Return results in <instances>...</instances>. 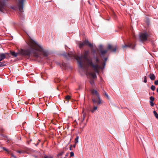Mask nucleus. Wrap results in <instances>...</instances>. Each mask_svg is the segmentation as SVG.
I'll return each instance as SVG.
<instances>
[{"instance_id": "obj_37", "label": "nucleus", "mask_w": 158, "mask_h": 158, "mask_svg": "<svg viewBox=\"0 0 158 158\" xmlns=\"http://www.w3.org/2000/svg\"><path fill=\"white\" fill-rule=\"evenodd\" d=\"M44 158H49L48 156H44Z\"/></svg>"}, {"instance_id": "obj_27", "label": "nucleus", "mask_w": 158, "mask_h": 158, "mask_svg": "<svg viewBox=\"0 0 158 158\" xmlns=\"http://www.w3.org/2000/svg\"><path fill=\"white\" fill-rule=\"evenodd\" d=\"M74 156V153L72 152L70 153V157H73V156Z\"/></svg>"}, {"instance_id": "obj_13", "label": "nucleus", "mask_w": 158, "mask_h": 158, "mask_svg": "<svg viewBox=\"0 0 158 158\" xmlns=\"http://www.w3.org/2000/svg\"><path fill=\"white\" fill-rule=\"evenodd\" d=\"M89 76H91L93 79H95L97 78V76L95 73H94L90 72L89 73Z\"/></svg>"}, {"instance_id": "obj_35", "label": "nucleus", "mask_w": 158, "mask_h": 158, "mask_svg": "<svg viewBox=\"0 0 158 158\" xmlns=\"http://www.w3.org/2000/svg\"><path fill=\"white\" fill-rule=\"evenodd\" d=\"M69 155V153H66V154H65V157H67Z\"/></svg>"}, {"instance_id": "obj_3", "label": "nucleus", "mask_w": 158, "mask_h": 158, "mask_svg": "<svg viewBox=\"0 0 158 158\" xmlns=\"http://www.w3.org/2000/svg\"><path fill=\"white\" fill-rule=\"evenodd\" d=\"M93 60H94V64H97L99 67L100 68H98L97 70H95L94 69V71H95V72L97 73H99V71L100 69H102L103 70L105 68L106 64V62H104L103 63V67H102L100 66L98 64L100 62V60L99 58V57L96 56H94V58L93 59Z\"/></svg>"}, {"instance_id": "obj_25", "label": "nucleus", "mask_w": 158, "mask_h": 158, "mask_svg": "<svg viewBox=\"0 0 158 158\" xmlns=\"http://www.w3.org/2000/svg\"><path fill=\"white\" fill-rule=\"evenodd\" d=\"M96 102H97V104L98 105L100 104L101 102L100 98V99H98V101L96 99Z\"/></svg>"}, {"instance_id": "obj_42", "label": "nucleus", "mask_w": 158, "mask_h": 158, "mask_svg": "<svg viewBox=\"0 0 158 158\" xmlns=\"http://www.w3.org/2000/svg\"><path fill=\"white\" fill-rule=\"evenodd\" d=\"M75 146H75V145H73V147L75 148Z\"/></svg>"}, {"instance_id": "obj_10", "label": "nucleus", "mask_w": 158, "mask_h": 158, "mask_svg": "<svg viewBox=\"0 0 158 158\" xmlns=\"http://www.w3.org/2000/svg\"><path fill=\"white\" fill-rule=\"evenodd\" d=\"M8 53H0V61L6 58V55H9Z\"/></svg>"}, {"instance_id": "obj_43", "label": "nucleus", "mask_w": 158, "mask_h": 158, "mask_svg": "<svg viewBox=\"0 0 158 158\" xmlns=\"http://www.w3.org/2000/svg\"><path fill=\"white\" fill-rule=\"evenodd\" d=\"M64 158H65V157H64Z\"/></svg>"}, {"instance_id": "obj_16", "label": "nucleus", "mask_w": 158, "mask_h": 158, "mask_svg": "<svg viewBox=\"0 0 158 158\" xmlns=\"http://www.w3.org/2000/svg\"><path fill=\"white\" fill-rule=\"evenodd\" d=\"M64 153V151H63L59 153L57 155V156L58 157H59L60 156H62Z\"/></svg>"}, {"instance_id": "obj_19", "label": "nucleus", "mask_w": 158, "mask_h": 158, "mask_svg": "<svg viewBox=\"0 0 158 158\" xmlns=\"http://www.w3.org/2000/svg\"><path fill=\"white\" fill-rule=\"evenodd\" d=\"M4 63L5 62H0V67L6 65V64H5Z\"/></svg>"}, {"instance_id": "obj_21", "label": "nucleus", "mask_w": 158, "mask_h": 158, "mask_svg": "<svg viewBox=\"0 0 158 158\" xmlns=\"http://www.w3.org/2000/svg\"><path fill=\"white\" fill-rule=\"evenodd\" d=\"M97 106H94V107L93 108V110H91V111L92 112H94V111L96 110H97Z\"/></svg>"}, {"instance_id": "obj_29", "label": "nucleus", "mask_w": 158, "mask_h": 158, "mask_svg": "<svg viewBox=\"0 0 158 158\" xmlns=\"http://www.w3.org/2000/svg\"><path fill=\"white\" fill-rule=\"evenodd\" d=\"M105 95L106 96L108 99H109V96H108V95L106 93V92H105Z\"/></svg>"}, {"instance_id": "obj_36", "label": "nucleus", "mask_w": 158, "mask_h": 158, "mask_svg": "<svg viewBox=\"0 0 158 158\" xmlns=\"http://www.w3.org/2000/svg\"><path fill=\"white\" fill-rule=\"evenodd\" d=\"M71 147H72V145H70V147H69V149L70 150H72V148H71Z\"/></svg>"}, {"instance_id": "obj_7", "label": "nucleus", "mask_w": 158, "mask_h": 158, "mask_svg": "<svg viewBox=\"0 0 158 158\" xmlns=\"http://www.w3.org/2000/svg\"><path fill=\"white\" fill-rule=\"evenodd\" d=\"M25 0H18V5L19 7V10L21 12H23V2Z\"/></svg>"}, {"instance_id": "obj_23", "label": "nucleus", "mask_w": 158, "mask_h": 158, "mask_svg": "<svg viewBox=\"0 0 158 158\" xmlns=\"http://www.w3.org/2000/svg\"><path fill=\"white\" fill-rule=\"evenodd\" d=\"M90 83L92 85H93L94 83V80H93L91 79L90 81Z\"/></svg>"}, {"instance_id": "obj_20", "label": "nucleus", "mask_w": 158, "mask_h": 158, "mask_svg": "<svg viewBox=\"0 0 158 158\" xmlns=\"http://www.w3.org/2000/svg\"><path fill=\"white\" fill-rule=\"evenodd\" d=\"M79 137L78 136H77L76 138L75 139V143H77L78 142V140L79 139Z\"/></svg>"}, {"instance_id": "obj_11", "label": "nucleus", "mask_w": 158, "mask_h": 158, "mask_svg": "<svg viewBox=\"0 0 158 158\" xmlns=\"http://www.w3.org/2000/svg\"><path fill=\"white\" fill-rule=\"evenodd\" d=\"M135 47V45L130 43H129L127 44H125L124 45L122 46L123 48H126V47H129L133 49Z\"/></svg>"}, {"instance_id": "obj_9", "label": "nucleus", "mask_w": 158, "mask_h": 158, "mask_svg": "<svg viewBox=\"0 0 158 158\" xmlns=\"http://www.w3.org/2000/svg\"><path fill=\"white\" fill-rule=\"evenodd\" d=\"M5 6V0H0V11H2Z\"/></svg>"}, {"instance_id": "obj_24", "label": "nucleus", "mask_w": 158, "mask_h": 158, "mask_svg": "<svg viewBox=\"0 0 158 158\" xmlns=\"http://www.w3.org/2000/svg\"><path fill=\"white\" fill-rule=\"evenodd\" d=\"M151 89L153 91H154L155 89V87L154 85H152L151 87Z\"/></svg>"}, {"instance_id": "obj_5", "label": "nucleus", "mask_w": 158, "mask_h": 158, "mask_svg": "<svg viewBox=\"0 0 158 158\" xmlns=\"http://www.w3.org/2000/svg\"><path fill=\"white\" fill-rule=\"evenodd\" d=\"M77 44L80 48H83L85 45H88L90 48H93V44L89 43L87 40H85L83 42H78Z\"/></svg>"}, {"instance_id": "obj_2", "label": "nucleus", "mask_w": 158, "mask_h": 158, "mask_svg": "<svg viewBox=\"0 0 158 158\" xmlns=\"http://www.w3.org/2000/svg\"><path fill=\"white\" fill-rule=\"evenodd\" d=\"M89 52L88 50H84L82 53V54L80 56H78L73 53H68L66 54L64 53L63 54V56H64L67 59L69 58H75L77 60L78 64L79 67L82 70H84V68L82 65V60L83 59L85 61H86L88 64L91 66L93 69L97 70L98 68H99L100 67L97 64H94L93 60V56L92 59L89 56Z\"/></svg>"}, {"instance_id": "obj_32", "label": "nucleus", "mask_w": 158, "mask_h": 158, "mask_svg": "<svg viewBox=\"0 0 158 158\" xmlns=\"http://www.w3.org/2000/svg\"><path fill=\"white\" fill-rule=\"evenodd\" d=\"M107 58L106 57V58H104V62H106V61H107Z\"/></svg>"}, {"instance_id": "obj_26", "label": "nucleus", "mask_w": 158, "mask_h": 158, "mask_svg": "<svg viewBox=\"0 0 158 158\" xmlns=\"http://www.w3.org/2000/svg\"><path fill=\"white\" fill-rule=\"evenodd\" d=\"M150 105L151 106H153L154 105L153 102H150Z\"/></svg>"}, {"instance_id": "obj_4", "label": "nucleus", "mask_w": 158, "mask_h": 158, "mask_svg": "<svg viewBox=\"0 0 158 158\" xmlns=\"http://www.w3.org/2000/svg\"><path fill=\"white\" fill-rule=\"evenodd\" d=\"M91 92L92 95V100L94 103H95L97 102L96 97H97L98 99H100V96L99 93L95 89H92L91 90Z\"/></svg>"}, {"instance_id": "obj_14", "label": "nucleus", "mask_w": 158, "mask_h": 158, "mask_svg": "<svg viewBox=\"0 0 158 158\" xmlns=\"http://www.w3.org/2000/svg\"><path fill=\"white\" fill-rule=\"evenodd\" d=\"M82 114H83V118L81 122H82L84 121L86 114V112H84V110L82 111Z\"/></svg>"}, {"instance_id": "obj_30", "label": "nucleus", "mask_w": 158, "mask_h": 158, "mask_svg": "<svg viewBox=\"0 0 158 158\" xmlns=\"http://www.w3.org/2000/svg\"><path fill=\"white\" fill-rule=\"evenodd\" d=\"M2 148L5 151H6L7 152H8V149H7L6 148H4V147H3Z\"/></svg>"}, {"instance_id": "obj_38", "label": "nucleus", "mask_w": 158, "mask_h": 158, "mask_svg": "<svg viewBox=\"0 0 158 158\" xmlns=\"http://www.w3.org/2000/svg\"><path fill=\"white\" fill-rule=\"evenodd\" d=\"M93 52L94 53H95L96 52V51L95 50H94L93 51Z\"/></svg>"}, {"instance_id": "obj_41", "label": "nucleus", "mask_w": 158, "mask_h": 158, "mask_svg": "<svg viewBox=\"0 0 158 158\" xmlns=\"http://www.w3.org/2000/svg\"><path fill=\"white\" fill-rule=\"evenodd\" d=\"M13 156L15 157V158H16V157L15 156H14V155H13Z\"/></svg>"}, {"instance_id": "obj_33", "label": "nucleus", "mask_w": 158, "mask_h": 158, "mask_svg": "<svg viewBox=\"0 0 158 158\" xmlns=\"http://www.w3.org/2000/svg\"><path fill=\"white\" fill-rule=\"evenodd\" d=\"M102 45H100L99 47V48L100 49H102Z\"/></svg>"}, {"instance_id": "obj_15", "label": "nucleus", "mask_w": 158, "mask_h": 158, "mask_svg": "<svg viewBox=\"0 0 158 158\" xmlns=\"http://www.w3.org/2000/svg\"><path fill=\"white\" fill-rule=\"evenodd\" d=\"M149 77L150 79L153 80L155 79V77L154 74L151 73L149 75Z\"/></svg>"}, {"instance_id": "obj_39", "label": "nucleus", "mask_w": 158, "mask_h": 158, "mask_svg": "<svg viewBox=\"0 0 158 158\" xmlns=\"http://www.w3.org/2000/svg\"><path fill=\"white\" fill-rule=\"evenodd\" d=\"M53 157L52 156H50V157H49V158H53Z\"/></svg>"}, {"instance_id": "obj_28", "label": "nucleus", "mask_w": 158, "mask_h": 158, "mask_svg": "<svg viewBox=\"0 0 158 158\" xmlns=\"http://www.w3.org/2000/svg\"><path fill=\"white\" fill-rule=\"evenodd\" d=\"M147 82V78L146 76L144 77V79L143 80V82L144 83H146Z\"/></svg>"}, {"instance_id": "obj_22", "label": "nucleus", "mask_w": 158, "mask_h": 158, "mask_svg": "<svg viewBox=\"0 0 158 158\" xmlns=\"http://www.w3.org/2000/svg\"><path fill=\"white\" fill-rule=\"evenodd\" d=\"M150 102H153L154 100V98L152 96H151L150 98Z\"/></svg>"}, {"instance_id": "obj_18", "label": "nucleus", "mask_w": 158, "mask_h": 158, "mask_svg": "<svg viewBox=\"0 0 158 158\" xmlns=\"http://www.w3.org/2000/svg\"><path fill=\"white\" fill-rule=\"evenodd\" d=\"M70 97L69 95L67 96L65 98V99L67 101L66 103H68V100L70 99Z\"/></svg>"}, {"instance_id": "obj_17", "label": "nucleus", "mask_w": 158, "mask_h": 158, "mask_svg": "<svg viewBox=\"0 0 158 158\" xmlns=\"http://www.w3.org/2000/svg\"><path fill=\"white\" fill-rule=\"evenodd\" d=\"M153 114L156 118H158V114L155 110L153 112Z\"/></svg>"}, {"instance_id": "obj_6", "label": "nucleus", "mask_w": 158, "mask_h": 158, "mask_svg": "<svg viewBox=\"0 0 158 158\" xmlns=\"http://www.w3.org/2000/svg\"><path fill=\"white\" fill-rule=\"evenodd\" d=\"M148 34L147 32L141 33L139 35L140 40L141 42L146 41L148 39Z\"/></svg>"}, {"instance_id": "obj_34", "label": "nucleus", "mask_w": 158, "mask_h": 158, "mask_svg": "<svg viewBox=\"0 0 158 158\" xmlns=\"http://www.w3.org/2000/svg\"><path fill=\"white\" fill-rule=\"evenodd\" d=\"M17 152L18 153H22V152L21 151H17Z\"/></svg>"}, {"instance_id": "obj_40", "label": "nucleus", "mask_w": 158, "mask_h": 158, "mask_svg": "<svg viewBox=\"0 0 158 158\" xmlns=\"http://www.w3.org/2000/svg\"><path fill=\"white\" fill-rule=\"evenodd\" d=\"M156 91H157V92L158 93V88H157V90H156Z\"/></svg>"}, {"instance_id": "obj_8", "label": "nucleus", "mask_w": 158, "mask_h": 158, "mask_svg": "<svg viewBox=\"0 0 158 158\" xmlns=\"http://www.w3.org/2000/svg\"><path fill=\"white\" fill-rule=\"evenodd\" d=\"M117 49L116 45H112L110 44H108L107 50H110L111 52H115Z\"/></svg>"}, {"instance_id": "obj_1", "label": "nucleus", "mask_w": 158, "mask_h": 158, "mask_svg": "<svg viewBox=\"0 0 158 158\" xmlns=\"http://www.w3.org/2000/svg\"><path fill=\"white\" fill-rule=\"evenodd\" d=\"M29 48L26 49H21L18 53L15 52H10L11 54L14 57H16L19 54L26 57L28 58L31 55H33L36 58L41 59V56L38 53L39 52L44 56H47L49 54L48 51L44 49L40 45L38 44L37 43L31 40L28 42Z\"/></svg>"}, {"instance_id": "obj_12", "label": "nucleus", "mask_w": 158, "mask_h": 158, "mask_svg": "<svg viewBox=\"0 0 158 158\" xmlns=\"http://www.w3.org/2000/svg\"><path fill=\"white\" fill-rule=\"evenodd\" d=\"M108 50L107 49L105 50H102V49H100V51L101 53V55L102 56H103L105 55L106 53L108 52Z\"/></svg>"}, {"instance_id": "obj_31", "label": "nucleus", "mask_w": 158, "mask_h": 158, "mask_svg": "<svg viewBox=\"0 0 158 158\" xmlns=\"http://www.w3.org/2000/svg\"><path fill=\"white\" fill-rule=\"evenodd\" d=\"M155 84L156 85H158V80H156L154 82Z\"/></svg>"}]
</instances>
